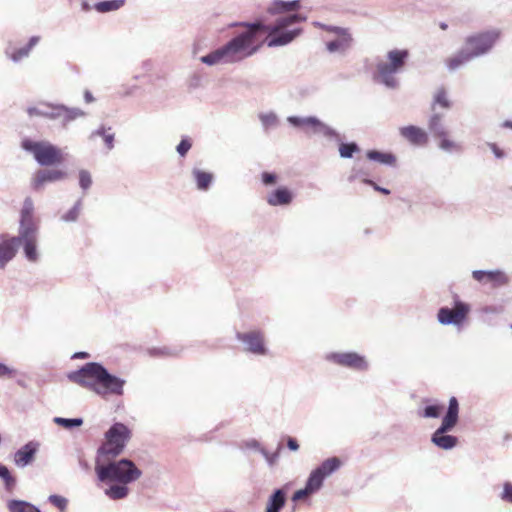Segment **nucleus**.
Returning <instances> with one entry per match:
<instances>
[{
	"instance_id": "23",
	"label": "nucleus",
	"mask_w": 512,
	"mask_h": 512,
	"mask_svg": "<svg viewBox=\"0 0 512 512\" xmlns=\"http://www.w3.org/2000/svg\"><path fill=\"white\" fill-rule=\"evenodd\" d=\"M300 7L299 1H288L284 2L281 0H274L272 5L268 8L270 14H280L284 12H293L298 10Z\"/></svg>"
},
{
	"instance_id": "24",
	"label": "nucleus",
	"mask_w": 512,
	"mask_h": 512,
	"mask_svg": "<svg viewBox=\"0 0 512 512\" xmlns=\"http://www.w3.org/2000/svg\"><path fill=\"white\" fill-rule=\"evenodd\" d=\"M437 105L444 109H449L452 106V102L450 101L448 93L444 87L438 88L433 96L431 110L434 113H436L435 110Z\"/></svg>"
},
{
	"instance_id": "43",
	"label": "nucleus",
	"mask_w": 512,
	"mask_h": 512,
	"mask_svg": "<svg viewBox=\"0 0 512 512\" xmlns=\"http://www.w3.org/2000/svg\"><path fill=\"white\" fill-rule=\"evenodd\" d=\"M14 374L13 369L7 367L6 365L0 363V377H12Z\"/></svg>"
},
{
	"instance_id": "40",
	"label": "nucleus",
	"mask_w": 512,
	"mask_h": 512,
	"mask_svg": "<svg viewBox=\"0 0 512 512\" xmlns=\"http://www.w3.org/2000/svg\"><path fill=\"white\" fill-rule=\"evenodd\" d=\"M30 50L27 47L21 48L11 54V59L13 61H18L21 58L27 56L29 54Z\"/></svg>"
},
{
	"instance_id": "16",
	"label": "nucleus",
	"mask_w": 512,
	"mask_h": 512,
	"mask_svg": "<svg viewBox=\"0 0 512 512\" xmlns=\"http://www.w3.org/2000/svg\"><path fill=\"white\" fill-rule=\"evenodd\" d=\"M472 276L476 281L489 284L492 288H498L508 283L507 276L501 271L476 270L473 271Z\"/></svg>"
},
{
	"instance_id": "7",
	"label": "nucleus",
	"mask_w": 512,
	"mask_h": 512,
	"mask_svg": "<svg viewBox=\"0 0 512 512\" xmlns=\"http://www.w3.org/2000/svg\"><path fill=\"white\" fill-rule=\"evenodd\" d=\"M21 147L31 152L35 160L42 166H52L64 161L62 150L47 141L24 139Z\"/></svg>"
},
{
	"instance_id": "39",
	"label": "nucleus",
	"mask_w": 512,
	"mask_h": 512,
	"mask_svg": "<svg viewBox=\"0 0 512 512\" xmlns=\"http://www.w3.org/2000/svg\"><path fill=\"white\" fill-rule=\"evenodd\" d=\"M192 144L188 139H182L181 142L177 146V152L184 157L187 152L190 150Z\"/></svg>"
},
{
	"instance_id": "45",
	"label": "nucleus",
	"mask_w": 512,
	"mask_h": 512,
	"mask_svg": "<svg viewBox=\"0 0 512 512\" xmlns=\"http://www.w3.org/2000/svg\"><path fill=\"white\" fill-rule=\"evenodd\" d=\"M489 147L493 151V153L495 154V156L497 158L503 157V155H504L503 151L495 143L489 144Z\"/></svg>"
},
{
	"instance_id": "52",
	"label": "nucleus",
	"mask_w": 512,
	"mask_h": 512,
	"mask_svg": "<svg viewBox=\"0 0 512 512\" xmlns=\"http://www.w3.org/2000/svg\"><path fill=\"white\" fill-rule=\"evenodd\" d=\"M161 354L169 355L170 353H169V352H167V351H163V352H161Z\"/></svg>"
},
{
	"instance_id": "30",
	"label": "nucleus",
	"mask_w": 512,
	"mask_h": 512,
	"mask_svg": "<svg viewBox=\"0 0 512 512\" xmlns=\"http://www.w3.org/2000/svg\"><path fill=\"white\" fill-rule=\"evenodd\" d=\"M0 478L3 479L7 490H12L14 488L15 483H16L15 478L11 475L8 468L1 464H0Z\"/></svg>"
},
{
	"instance_id": "36",
	"label": "nucleus",
	"mask_w": 512,
	"mask_h": 512,
	"mask_svg": "<svg viewBox=\"0 0 512 512\" xmlns=\"http://www.w3.org/2000/svg\"><path fill=\"white\" fill-rule=\"evenodd\" d=\"M501 499L507 503L512 504V483L505 482L503 484V492L501 494Z\"/></svg>"
},
{
	"instance_id": "5",
	"label": "nucleus",
	"mask_w": 512,
	"mask_h": 512,
	"mask_svg": "<svg viewBox=\"0 0 512 512\" xmlns=\"http://www.w3.org/2000/svg\"><path fill=\"white\" fill-rule=\"evenodd\" d=\"M131 438L130 429L123 423L113 424L105 433V439L98 448L96 460H112L119 456Z\"/></svg>"
},
{
	"instance_id": "8",
	"label": "nucleus",
	"mask_w": 512,
	"mask_h": 512,
	"mask_svg": "<svg viewBox=\"0 0 512 512\" xmlns=\"http://www.w3.org/2000/svg\"><path fill=\"white\" fill-rule=\"evenodd\" d=\"M408 57L406 50H392L387 54L388 62L377 64V74L380 80L388 87H395L397 84L394 74L401 70Z\"/></svg>"
},
{
	"instance_id": "3",
	"label": "nucleus",
	"mask_w": 512,
	"mask_h": 512,
	"mask_svg": "<svg viewBox=\"0 0 512 512\" xmlns=\"http://www.w3.org/2000/svg\"><path fill=\"white\" fill-rule=\"evenodd\" d=\"M95 472L101 482L118 483L105 490V494L113 500L125 498L129 492L126 485L139 479L142 474L135 464L128 459L119 461L96 460Z\"/></svg>"
},
{
	"instance_id": "11",
	"label": "nucleus",
	"mask_w": 512,
	"mask_h": 512,
	"mask_svg": "<svg viewBox=\"0 0 512 512\" xmlns=\"http://www.w3.org/2000/svg\"><path fill=\"white\" fill-rule=\"evenodd\" d=\"M341 466V461L337 457L326 459L319 467L313 470L306 482V486L313 493L322 486L323 480L331 475Z\"/></svg>"
},
{
	"instance_id": "29",
	"label": "nucleus",
	"mask_w": 512,
	"mask_h": 512,
	"mask_svg": "<svg viewBox=\"0 0 512 512\" xmlns=\"http://www.w3.org/2000/svg\"><path fill=\"white\" fill-rule=\"evenodd\" d=\"M194 176L196 179L197 187L201 190L207 189L213 178L212 174L200 170H195Z\"/></svg>"
},
{
	"instance_id": "35",
	"label": "nucleus",
	"mask_w": 512,
	"mask_h": 512,
	"mask_svg": "<svg viewBox=\"0 0 512 512\" xmlns=\"http://www.w3.org/2000/svg\"><path fill=\"white\" fill-rule=\"evenodd\" d=\"M79 184L84 190L88 189L91 186L92 179H91V175L88 171H85V170L80 171Z\"/></svg>"
},
{
	"instance_id": "21",
	"label": "nucleus",
	"mask_w": 512,
	"mask_h": 512,
	"mask_svg": "<svg viewBox=\"0 0 512 512\" xmlns=\"http://www.w3.org/2000/svg\"><path fill=\"white\" fill-rule=\"evenodd\" d=\"M292 199L293 194L286 187H280L267 196V202L271 206L288 205Z\"/></svg>"
},
{
	"instance_id": "17",
	"label": "nucleus",
	"mask_w": 512,
	"mask_h": 512,
	"mask_svg": "<svg viewBox=\"0 0 512 512\" xmlns=\"http://www.w3.org/2000/svg\"><path fill=\"white\" fill-rule=\"evenodd\" d=\"M66 177V173L61 170H39L32 179V188L40 190L47 182H55Z\"/></svg>"
},
{
	"instance_id": "37",
	"label": "nucleus",
	"mask_w": 512,
	"mask_h": 512,
	"mask_svg": "<svg viewBox=\"0 0 512 512\" xmlns=\"http://www.w3.org/2000/svg\"><path fill=\"white\" fill-rule=\"evenodd\" d=\"M50 502L59 508L61 511H64L67 506V500L61 496L52 495L50 496Z\"/></svg>"
},
{
	"instance_id": "34",
	"label": "nucleus",
	"mask_w": 512,
	"mask_h": 512,
	"mask_svg": "<svg viewBox=\"0 0 512 512\" xmlns=\"http://www.w3.org/2000/svg\"><path fill=\"white\" fill-rule=\"evenodd\" d=\"M55 422L62 425L65 428H71V427H77L82 425L83 421L82 419L75 418V419H66V418H55Z\"/></svg>"
},
{
	"instance_id": "38",
	"label": "nucleus",
	"mask_w": 512,
	"mask_h": 512,
	"mask_svg": "<svg viewBox=\"0 0 512 512\" xmlns=\"http://www.w3.org/2000/svg\"><path fill=\"white\" fill-rule=\"evenodd\" d=\"M312 493L313 492L310 491V489L307 486H305V488L300 489L293 494L292 501L297 502V501L303 500V499L307 498L309 495H311Z\"/></svg>"
},
{
	"instance_id": "48",
	"label": "nucleus",
	"mask_w": 512,
	"mask_h": 512,
	"mask_svg": "<svg viewBox=\"0 0 512 512\" xmlns=\"http://www.w3.org/2000/svg\"><path fill=\"white\" fill-rule=\"evenodd\" d=\"M85 99H86L87 102L93 101V97H92L90 92H86L85 93Z\"/></svg>"
},
{
	"instance_id": "13",
	"label": "nucleus",
	"mask_w": 512,
	"mask_h": 512,
	"mask_svg": "<svg viewBox=\"0 0 512 512\" xmlns=\"http://www.w3.org/2000/svg\"><path fill=\"white\" fill-rule=\"evenodd\" d=\"M327 359L337 365L355 370L362 371L368 368V362L365 357L355 352L331 353L327 356Z\"/></svg>"
},
{
	"instance_id": "2",
	"label": "nucleus",
	"mask_w": 512,
	"mask_h": 512,
	"mask_svg": "<svg viewBox=\"0 0 512 512\" xmlns=\"http://www.w3.org/2000/svg\"><path fill=\"white\" fill-rule=\"evenodd\" d=\"M37 233L38 222L34 217L33 201L26 198L20 213L19 236H0V268H4L15 257L20 243L23 244L26 258L31 262L37 261Z\"/></svg>"
},
{
	"instance_id": "22",
	"label": "nucleus",
	"mask_w": 512,
	"mask_h": 512,
	"mask_svg": "<svg viewBox=\"0 0 512 512\" xmlns=\"http://www.w3.org/2000/svg\"><path fill=\"white\" fill-rule=\"evenodd\" d=\"M286 503L285 489L276 490L269 498L265 512H280Z\"/></svg>"
},
{
	"instance_id": "6",
	"label": "nucleus",
	"mask_w": 512,
	"mask_h": 512,
	"mask_svg": "<svg viewBox=\"0 0 512 512\" xmlns=\"http://www.w3.org/2000/svg\"><path fill=\"white\" fill-rule=\"evenodd\" d=\"M459 418V403L456 397H451L446 415L442 419L440 427L433 433L431 441L438 448L448 450L454 448L458 439L446 433L452 430L458 423Z\"/></svg>"
},
{
	"instance_id": "1",
	"label": "nucleus",
	"mask_w": 512,
	"mask_h": 512,
	"mask_svg": "<svg viewBox=\"0 0 512 512\" xmlns=\"http://www.w3.org/2000/svg\"><path fill=\"white\" fill-rule=\"evenodd\" d=\"M304 20L300 14H291L278 17L274 25L259 22L242 24L245 27L243 32L223 47L203 56L201 61L208 65L234 63L254 55L265 42L269 47L286 45L301 33V29L292 27Z\"/></svg>"
},
{
	"instance_id": "18",
	"label": "nucleus",
	"mask_w": 512,
	"mask_h": 512,
	"mask_svg": "<svg viewBox=\"0 0 512 512\" xmlns=\"http://www.w3.org/2000/svg\"><path fill=\"white\" fill-rule=\"evenodd\" d=\"M328 31L336 34L337 39L327 43V49L330 52L342 51L349 47L352 38L347 29L340 27H329Z\"/></svg>"
},
{
	"instance_id": "14",
	"label": "nucleus",
	"mask_w": 512,
	"mask_h": 512,
	"mask_svg": "<svg viewBox=\"0 0 512 512\" xmlns=\"http://www.w3.org/2000/svg\"><path fill=\"white\" fill-rule=\"evenodd\" d=\"M237 339L245 343L247 350L253 354L265 355L267 349L264 345V334L260 330H254L246 333L238 332Z\"/></svg>"
},
{
	"instance_id": "32",
	"label": "nucleus",
	"mask_w": 512,
	"mask_h": 512,
	"mask_svg": "<svg viewBox=\"0 0 512 512\" xmlns=\"http://www.w3.org/2000/svg\"><path fill=\"white\" fill-rule=\"evenodd\" d=\"M443 408L444 407L442 405L438 404L426 406L422 413V416L425 418H437L441 415Z\"/></svg>"
},
{
	"instance_id": "28",
	"label": "nucleus",
	"mask_w": 512,
	"mask_h": 512,
	"mask_svg": "<svg viewBox=\"0 0 512 512\" xmlns=\"http://www.w3.org/2000/svg\"><path fill=\"white\" fill-rule=\"evenodd\" d=\"M124 4V0H111V1H103L99 2L95 5V9L98 12L105 13L109 11H114L122 7Z\"/></svg>"
},
{
	"instance_id": "46",
	"label": "nucleus",
	"mask_w": 512,
	"mask_h": 512,
	"mask_svg": "<svg viewBox=\"0 0 512 512\" xmlns=\"http://www.w3.org/2000/svg\"><path fill=\"white\" fill-rule=\"evenodd\" d=\"M287 446L290 450L293 451H296L299 448V444L294 438H288Z\"/></svg>"
},
{
	"instance_id": "26",
	"label": "nucleus",
	"mask_w": 512,
	"mask_h": 512,
	"mask_svg": "<svg viewBox=\"0 0 512 512\" xmlns=\"http://www.w3.org/2000/svg\"><path fill=\"white\" fill-rule=\"evenodd\" d=\"M367 158L390 166H394L396 164V157L392 153L371 150L367 152Z\"/></svg>"
},
{
	"instance_id": "15",
	"label": "nucleus",
	"mask_w": 512,
	"mask_h": 512,
	"mask_svg": "<svg viewBox=\"0 0 512 512\" xmlns=\"http://www.w3.org/2000/svg\"><path fill=\"white\" fill-rule=\"evenodd\" d=\"M27 113L30 117H47V118H57L63 116L67 120L74 119L76 114H72V112L68 111L63 107L53 108L49 104H40L38 107H29L27 109Z\"/></svg>"
},
{
	"instance_id": "4",
	"label": "nucleus",
	"mask_w": 512,
	"mask_h": 512,
	"mask_svg": "<svg viewBox=\"0 0 512 512\" xmlns=\"http://www.w3.org/2000/svg\"><path fill=\"white\" fill-rule=\"evenodd\" d=\"M68 378L102 397L122 395L125 385V380L111 375L101 364L96 362L86 363L81 369L71 372Z\"/></svg>"
},
{
	"instance_id": "12",
	"label": "nucleus",
	"mask_w": 512,
	"mask_h": 512,
	"mask_svg": "<svg viewBox=\"0 0 512 512\" xmlns=\"http://www.w3.org/2000/svg\"><path fill=\"white\" fill-rule=\"evenodd\" d=\"M470 312L468 304L456 301L453 308L442 307L439 309L437 318L438 321L443 325H461L467 318Z\"/></svg>"
},
{
	"instance_id": "10",
	"label": "nucleus",
	"mask_w": 512,
	"mask_h": 512,
	"mask_svg": "<svg viewBox=\"0 0 512 512\" xmlns=\"http://www.w3.org/2000/svg\"><path fill=\"white\" fill-rule=\"evenodd\" d=\"M442 115L433 113L428 121V128L434 138L439 141V147L445 151H459L461 146L454 140L449 138V132L446 130Z\"/></svg>"
},
{
	"instance_id": "25",
	"label": "nucleus",
	"mask_w": 512,
	"mask_h": 512,
	"mask_svg": "<svg viewBox=\"0 0 512 512\" xmlns=\"http://www.w3.org/2000/svg\"><path fill=\"white\" fill-rule=\"evenodd\" d=\"M473 59L471 54L463 48L461 51H459L456 55L449 57L446 59V65L450 70H455L464 63L470 61Z\"/></svg>"
},
{
	"instance_id": "47",
	"label": "nucleus",
	"mask_w": 512,
	"mask_h": 512,
	"mask_svg": "<svg viewBox=\"0 0 512 512\" xmlns=\"http://www.w3.org/2000/svg\"><path fill=\"white\" fill-rule=\"evenodd\" d=\"M38 42V37H32L29 41V43L27 44V48H29V50L32 49V47Z\"/></svg>"
},
{
	"instance_id": "27",
	"label": "nucleus",
	"mask_w": 512,
	"mask_h": 512,
	"mask_svg": "<svg viewBox=\"0 0 512 512\" xmlns=\"http://www.w3.org/2000/svg\"><path fill=\"white\" fill-rule=\"evenodd\" d=\"M8 508L10 512H40L36 507L33 505L24 502V501H17L13 500L9 503Z\"/></svg>"
},
{
	"instance_id": "31",
	"label": "nucleus",
	"mask_w": 512,
	"mask_h": 512,
	"mask_svg": "<svg viewBox=\"0 0 512 512\" xmlns=\"http://www.w3.org/2000/svg\"><path fill=\"white\" fill-rule=\"evenodd\" d=\"M358 150L359 148L355 143H342L339 146V153L343 158H351Z\"/></svg>"
},
{
	"instance_id": "44",
	"label": "nucleus",
	"mask_w": 512,
	"mask_h": 512,
	"mask_svg": "<svg viewBox=\"0 0 512 512\" xmlns=\"http://www.w3.org/2000/svg\"><path fill=\"white\" fill-rule=\"evenodd\" d=\"M98 134H101V132H98ZM103 138L105 141V144L108 149H111L113 147V141H114V135L113 134H105V132H102Z\"/></svg>"
},
{
	"instance_id": "53",
	"label": "nucleus",
	"mask_w": 512,
	"mask_h": 512,
	"mask_svg": "<svg viewBox=\"0 0 512 512\" xmlns=\"http://www.w3.org/2000/svg\"><path fill=\"white\" fill-rule=\"evenodd\" d=\"M75 218H76V216H75V215H73L70 219H71V220H75Z\"/></svg>"
},
{
	"instance_id": "51",
	"label": "nucleus",
	"mask_w": 512,
	"mask_h": 512,
	"mask_svg": "<svg viewBox=\"0 0 512 512\" xmlns=\"http://www.w3.org/2000/svg\"><path fill=\"white\" fill-rule=\"evenodd\" d=\"M76 356H78V357H84V356H85V353H79V354H76Z\"/></svg>"
},
{
	"instance_id": "49",
	"label": "nucleus",
	"mask_w": 512,
	"mask_h": 512,
	"mask_svg": "<svg viewBox=\"0 0 512 512\" xmlns=\"http://www.w3.org/2000/svg\"><path fill=\"white\" fill-rule=\"evenodd\" d=\"M504 126L512 129V122L511 121H506L504 123Z\"/></svg>"
},
{
	"instance_id": "20",
	"label": "nucleus",
	"mask_w": 512,
	"mask_h": 512,
	"mask_svg": "<svg viewBox=\"0 0 512 512\" xmlns=\"http://www.w3.org/2000/svg\"><path fill=\"white\" fill-rule=\"evenodd\" d=\"M38 445L34 442H29L16 451L14 454V463L18 467H24L30 464L36 455Z\"/></svg>"
},
{
	"instance_id": "9",
	"label": "nucleus",
	"mask_w": 512,
	"mask_h": 512,
	"mask_svg": "<svg viewBox=\"0 0 512 512\" xmlns=\"http://www.w3.org/2000/svg\"><path fill=\"white\" fill-rule=\"evenodd\" d=\"M500 31L497 29L488 30L468 36L465 40V50L473 58L487 53L500 38Z\"/></svg>"
},
{
	"instance_id": "50",
	"label": "nucleus",
	"mask_w": 512,
	"mask_h": 512,
	"mask_svg": "<svg viewBox=\"0 0 512 512\" xmlns=\"http://www.w3.org/2000/svg\"><path fill=\"white\" fill-rule=\"evenodd\" d=\"M447 27H448V26H447V24H446V23H440V28H441L442 30H446V29H447Z\"/></svg>"
},
{
	"instance_id": "41",
	"label": "nucleus",
	"mask_w": 512,
	"mask_h": 512,
	"mask_svg": "<svg viewBox=\"0 0 512 512\" xmlns=\"http://www.w3.org/2000/svg\"><path fill=\"white\" fill-rule=\"evenodd\" d=\"M277 181V176L273 173L264 172L262 173V182L265 185H273Z\"/></svg>"
},
{
	"instance_id": "33",
	"label": "nucleus",
	"mask_w": 512,
	"mask_h": 512,
	"mask_svg": "<svg viewBox=\"0 0 512 512\" xmlns=\"http://www.w3.org/2000/svg\"><path fill=\"white\" fill-rule=\"evenodd\" d=\"M289 122L296 125V126H303V125H308V126H311V127H316L320 124V122L316 119V118H313V117H309V118H306V119H301V118H297V117H290L289 118Z\"/></svg>"
},
{
	"instance_id": "42",
	"label": "nucleus",
	"mask_w": 512,
	"mask_h": 512,
	"mask_svg": "<svg viewBox=\"0 0 512 512\" xmlns=\"http://www.w3.org/2000/svg\"><path fill=\"white\" fill-rule=\"evenodd\" d=\"M364 183L368 184V185H371L376 191L380 192V193H383L385 195H388L390 194V191L386 188H382L380 186H378L374 181L372 180H369V179H365L363 181Z\"/></svg>"
},
{
	"instance_id": "19",
	"label": "nucleus",
	"mask_w": 512,
	"mask_h": 512,
	"mask_svg": "<svg viewBox=\"0 0 512 512\" xmlns=\"http://www.w3.org/2000/svg\"><path fill=\"white\" fill-rule=\"evenodd\" d=\"M400 134L415 146H424L428 143V134L420 127L409 125L400 129Z\"/></svg>"
}]
</instances>
